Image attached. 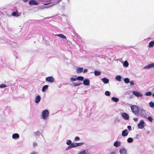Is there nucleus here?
Here are the masks:
<instances>
[{
	"mask_svg": "<svg viewBox=\"0 0 154 154\" xmlns=\"http://www.w3.org/2000/svg\"><path fill=\"white\" fill-rule=\"evenodd\" d=\"M110 154H116V153L115 152H111Z\"/></svg>",
	"mask_w": 154,
	"mask_h": 154,
	"instance_id": "47",
	"label": "nucleus"
},
{
	"mask_svg": "<svg viewBox=\"0 0 154 154\" xmlns=\"http://www.w3.org/2000/svg\"><path fill=\"white\" fill-rule=\"evenodd\" d=\"M76 144V143H72V144H71V145H69V147H71L72 148L76 147L77 146Z\"/></svg>",
	"mask_w": 154,
	"mask_h": 154,
	"instance_id": "20",
	"label": "nucleus"
},
{
	"mask_svg": "<svg viewBox=\"0 0 154 154\" xmlns=\"http://www.w3.org/2000/svg\"><path fill=\"white\" fill-rule=\"evenodd\" d=\"M144 122L142 120H140V122L138 124V128L140 129H142L143 128L144 126L143 125Z\"/></svg>",
	"mask_w": 154,
	"mask_h": 154,
	"instance_id": "5",
	"label": "nucleus"
},
{
	"mask_svg": "<svg viewBox=\"0 0 154 154\" xmlns=\"http://www.w3.org/2000/svg\"><path fill=\"white\" fill-rule=\"evenodd\" d=\"M33 145L34 147H35L37 145V144L36 143H34L33 144Z\"/></svg>",
	"mask_w": 154,
	"mask_h": 154,
	"instance_id": "45",
	"label": "nucleus"
},
{
	"mask_svg": "<svg viewBox=\"0 0 154 154\" xmlns=\"http://www.w3.org/2000/svg\"><path fill=\"white\" fill-rule=\"evenodd\" d=\"M84 79V77L82 76H79L77 78V79L78 80L82 81Z\"/></svg>",
	"mask_w": 154,
	"mask_h": 154,
	"instance_id": "26",
	"label": "nucleus"
},
{
	"mask_svg": "<svg viewBox=\"0 0 154 154\" xmlns=\"http://www.w3.org/2000/svg\"><path fill=\"white\" fill-rule=\"evenodd\" d=\"M83 69L82 68L79 67L76 69V72L77 73H80L83 71Z\"/></svg>",
	"mask_w": 154,
	"mask_h": 154,
	"instance_id": "16",
	"label": "nucleus"
},
{
	"mask_svg": "<svg viewBox=\"0 0 154 154\" xmlns=\"http://www.w3.org/2000/svg\"><path fill=\"white\" fill-rule=\"evenodd\" d=\"M70 80L72 81H75L77 79V78H74L73 77H72L70 78Z\"/></svg>",
	"mask_w": 154,
	"mask_h": 154,
	"instance_id": "39",
	"label": "nucleus"
},
{
	"mask_svg": "<svg viewBox=\"0 0 154 154\" xmlns=\"http://www.w3.org/2000/svg\"><path fill=\"white\" fill-rule=\"evenodd\" d=\"M133 139L131 137L127 139V141L129 143H131L133 142Z\"/></svg>",
	"mask_w": 154,
	"mask_h": 154,
	"instance_id": "27",
	"label": "nucleus"
},
{
	"mask_svg": "<svg viewBox=\"0 0 154 154\" xmlns=\"http://www.w3.org/2000/svg\"><path fill=\"white\" fill-rule=\"evenodd\" d=\"M133 120L135 122H137L138 120V119L137 118H134Z\"/></svg>",
	"mask_w": 154,
	"mask_h": 154,
	"instance_id": "43",
	"label": "nucleus"
},
{
	"mask_svg": "<svg viewBox=\"0 0 154 154\" xmlns=\"http://www.w3.org/2000/svg\"><path fill=\"white\" fill-rule=\"evenodd\" d=\"M82 84V83H74L73 84V86L74 87H76L77 86H79Z\"/></svg>",
	"mask_w": 154,
	"mask_h": 154,
	"instance_id": "30",
	"label": "nucleus"
},
{
	"mask_svg": "<svg viewBox=\"0 0 154 154\" xmlns=\"http://www.w3.org/2000/svg\"><path fill=\"white\" fill-rule=\"evenodd\" d=\"M122 116L123 118L125 119L128 120L129 119V116L128 114L125 112L122 113Z\"/></svg>",
	"mask_w": 154,
	"mask_h": 154,
	"instance_id": "6",
	"label": "nucleus"
},
{
	"mask_svg": "<svg viewBox=\"0 0 154 154\" xmlns=\"http://www.w3.org/2000/svg\"><path fill=\"white\" fill-rule=\"evenodd\" d=\"M152 96L154 97V93L152 94Z\"/></svg>",
	"mask_w": 154,
	"mask_h": 154,
	"instance_id": "52",
	"label": "nucleus"
},
{
	"mask_svg": "<svg viewBox=\"0 0 154 154\" xmlns=\"http://www.w3.org/2000/svg\"><path fill=\"white\" fill-rule=\"evenodd\" d=\"M112 100L115 102H117L119 100V99L118 98L114 97L112 98Z\"/></svg>",
	"mask_w": 154,
	"mask_h": 154,
	"instance_id": "21",
	"label": "nucleus"
},
{
	"mask_svg": "<svg viewBox=\"0 0 154 154\" xmlns=\"http://www.w3.org/2000/svg\"><path fill=\"white\" fill-rule=\"evenodd\" d=\"M121 142L119 141H116L114 143V146L116 147L119 146L121 145Z\"/></svg>",
	"mask_w": 154,
	"mask_h": 154,
	"instance_id": "13",
	"label": "nucleus"
},
{
	"mask_svg": "<svg viewBox=\"0 0 154 154\" xmlns=\"http://www.w3.org/2000/svg\"><path fill=\"white\" fill-rule=\"evenodd\" d=\"M148 119L150 122H152V119L151 117L149 116L148 118Z\"/></svg>",
	"mask_w": 154,
	"mask_h": 154,
	"instance_id": "40",
	"label": "nucleus"
},
{
	"mask_svg": "<svg viewBox=\"0 0 154 154\" xmlns=\"http://www.w3.org/2000/svg\"><path fill=\"white\" fill-rule=\"evenodd\" d=\"M41 100V97L39 95L37 96L35 100V102L36 103H38Z\"/></svg>",
	"mask_w": 154,
	"mask_h": 154,
	"instance_id": "12",
	"label": "nucleus"
},
{
	"mask_svg": "<svg viewBox=\"0 0 154 154\" xmlns=\"http://www.w3.org/2000/svg\"><path fill=\"white\" fill-rule=\"evenodd\" d=\"M48 85H45L42 87V91L43 92H44L46 89L48 88Z\"/></svg>",
	"mask_w": 154,
	"mask_h": 154,
	"instance_id": "24",
	"label": "nucleus"
},
{
	"mask_svg": "<svg viewBox=\"0 0 154 154\" xmlns=\"http://www.w3.org/2000/svg\"><path fill=\"white\" fill-rule=\"evenodd\" d=\"M72 148V147H69V146H68V147L67 148V149H70V148Z\"/></svg>",
	"mask_w": 154,
	"mask_h": 154,
	"instance_id": "48",
	"label": "nucleus"
},
{
	"mask_svg": "<svg viewBox=\"0 0 154 154\" xmlns=\"http://www.w3.org/2000/svg\"><path fill=\"white\" fill-rule=\"evenodd\" d=\"M42 115L43 117V119H45L46 118L48 117L49 112L47 109L45 110L42 111Z\"/></svg>",
	"mask_w": 154,
	"mask_h": 154,
	"instance_id": "2",
	"label": "nucleus"
},
{
	"mask_svg": "<svg viewBox=\"0 0 154 154\" xmlns=\"http://www.w3.org/2000/svg\"><path fill=\"white\" fill-rule=\"evenodd\" d=\"M154 66V63L150 64L145 67V68L148 69Z\"/></svg>",
	"mask_w": 154,
	"mask_h": 154,
	"instance_id": "18",
	"label": "nucleus"
},
{
	"mask_svg": "<svg viewBox=\"0 0 154 154\" xmlns=\"http://www.w3.org/2000/svg\"><path fill=\"white\" fill-rule=\"evenodd\" d=\"M128 128L129 130H131V126L130 125H128L127 127Z\"/></svg>",
	"mask_w": 154,
	"mask_h": 154,
	"instance_id": "44",
	"label": "nucleus"
},
{
	"mask_svg": "<svg viewBox=\"0 0 154 154\" xmlns=\"http://www.w3.org/2000/svg\"><path fill=\"white\" fill-rule=\"evenodd\" d=\"M30 154H35V152H32Z\"/></svg>",
	"mask_w": 154,
	"mask_h": 154,
	"instance_id": "50",
	"label": "nucleus"
},
{
	"mask_svg": "<svg viewBox=\"0 0 154 154\" xmlns=\"http://www.w3.org/2000/svg\"><path fill=\"white\" fill-rule=\"evenodd\" d=\"M50 2H49V3H48L45 4H44V5H48V4H50Z\"/></svg>",
	"mask_w": 154,
	"mask_h": 154,
	"instance_id": "49",
	"label": "nucleus"
},
{
	"mask_svg": "<svg viewBox=\"0 0 154 154\" xmlns=\"http://www.w3.org/2000/svg\"><path fill=\"white\" fill-rule=\"evenodd\" d=\"M120 154H127L126 150L124 148H121L119 151Z\"/></svg>",
	"mask_w": 154,
	"mask_h": 154,
	"instance_id": "10",
	"label": "nucleus"
},
{
	"mask_svg": "<svg viewBox=\"0 0 154 154\" xmlns=\"http://www.w3.org/2000/svg\"><path fill=\"white\" fill-rule=\"evenodd\" d=\"M94 75H100L101 72L100 71H98L96 70H95L94 72Z\"/></svg>",
	"mask_w": 154,
	"mask_h": 154,
	"instance_id": "23",
	"label": "nucleus"
},
{
	"mask_svg": "<svg viewBox=\"0 0 154 154\" xmlns=\"http://www.w3.org/2000/svg\"><path fill=\"white\" fill-rule=\"evenodd\" d=\"M128 134V132L127 129H125L123 130L122 133V135L123 136L125 137L127 136Z\"/></svg>",
	"mask_w": 154,
	"mask_h": 154,
	"instance_id": "9",
	"label": "nucleus"
},
{
	"mask_svg": "<svg viewBox=\"0 0 154 154\" xmlns=\"http://www.w3.org/2000/svg\"><path fill=\"white\" fill-rule=\"evenodd\" d=\"M71 142H72L71 140H67L66 143V144L68 145H70L71 144H72Z\"/></svg>",
	"mask_w": 154,
	"mask_h": 154,
	"instance_id": "34",
	"label": "nucleus"
},
{
	"mask_svg": "<svg viewBox=\"0 0 154 154\" xmlns=\"http://www.w3.org/2000/svg\"><path fill=\"white\" fill-rule=\"evenodd\" d=\"M46 80L50 83H53L54 81V78L51 76H49L46 77L45 79Z\"/></svg>",
	"mask_w": 154,
	"mask_h": 154,
	"instance_id": "4",
	"label": "nucleus"
},
{
	"mask_svg": "<svg viewBox=\"0 0 154 154\" xmlns=\"http://www.w3.org/2000/svg\"><path fill=\"white\" fill-rule=\"evenodd\" d=\"M101 80L104 84H107L109 82V79L106 78L102 79Z\"/></svg>",
	"mask_w": 154,
	"mask_h": 154,
	"instance_id": "14",
	"label": "nucleus"
},
{
	"mask_svg": "<svg viewBox=\"0 0 154 154\" xmlns=\"http://www.w3.org/2000/svg\"><path fill=\"white\" fill-rule=\"evenodd\" d=\"M121 76L120 75H117L116 77V79L119 81H121Z\"/></svg>",
	"mask_w": 154,
	"mask_h": 154,
	"instance_id": "25",
	"label": "nucleus"
},
{
	"mask_svg": "<svg viewBox=\"0 0 154 154\" xmlns=\"http://www.w3.org/2000/svg\"><path fill=\"white\" fill-rule=\"evenodd\" d=\"M105 94L107 96H109L110 94L109 92L108 91H105Z\"/></svg>",
	"mask_w": 154,
	"mask_h": 154,
	"instance_id": "32",
	"label": "nucleus"
},
{
	"mask_svg": "<svg viewBox=\"0 0 154 154\" xmlns=\"http://www.w3.org/2000/svg\"><path fill=\"white\" fill-rule=\"evenodd\" d=\"M29 4L31 5H38V3L34 0H32L29 1Z\"/></svg>",
	"mask_w": 154,
	"mask_h": 154,
	"instance_id": "7",
	"label": "nucleus"
},
{
	"mask_svg": "<svg viewBox=\"0 0 154 154\" xmlns=\"http://www.w3.org/2000/svg\"><path fill=\"white\" fill-rule=\"evenodd\" d=\"M56 35L57 36L60 37L62 38L66 39V37L63 34H59Z\"/></svg>",
	"mask_w": 154,
	"mask_h": 154,
	"instance_id": "17",
	"label": "nucleus"
},
{
	"mask_svg": "<svg viewBox=\"0 0 154 154\" xmlns=\"http://www.w3.org/2000/svg\"><path fill=\"white\" fill-rule=\"evenodd\" d=\"M83 83L85 85H88L89 84L90 81L88 79H85L83 80Z\"/></svg>",
	"mask_w": 154,
	"mask_h": 154,
	"instance_id": "11",
	"label": "nucleus"
},
{
	"mask_svg": "<svg viewBox=\"0 0 154 154\" xmlns=\"http://www.w3.org/2000/svg\"><path fill=\"white\" fill-rule=\"evenodd\" d=\"M146 114V112L143 109H141L139 112V114L141 116H145V115Z\"/></svg>",
	"mask_w": 154,
	"mask_h": 154,
	"instance_id": "8",
	"label": "nucleus"
},
{
	"mask_svg": "<svg viewBox=\"0 0 154 154\" xmlns=\"http://www.w3.org/2000/svg\"><path fill=\"white\" fill-rule=\"evenodd\" d=\"M132 93L135 96L137 97H142L143 96L141 93L136 91H133L132 92Z\"/></svg>",
	"mask_w": 154,
	"mask_h": 154,
	"instance_id": "3",
	"label": "nucleus"
},
{
	"mask_svg": "<svg viewBox=\"0 0 154 154\" xmlns=\"http://www.w3.org/2000/svg\"><path fill=\"white\" fill-rule=\"evenodd\" d=\"M130 84L131 85H134V83L132 81H131L130 82Z\"/></svg>",
	"mask_w": 154,
	"mask_h": 154,
	"instance_id": "41",
	"label": "nucleus"
},
{
	"mask_svg": "<svg viewBox=\"0 0 154 154\" xmlns=\"http://www.w3.org/2000/svg\"><path fill=\"white\" fill-rule=\"evenodd\" d=\"M84 144V143H76V146L77 147L78 146H81L83 145Z\"/></svg>",
	"mask_w": 154,
	"mask_h": 154,
	"instance_id": "35",
	"label": "nucleus"
},
{
	"mask_svg": "<svg viewBox=\"0 0 154 154\" xmlns=\"http://www.w3.org/2000/svg\"><path fill=\"white\" fill-rule=\"evenodd\" d=\"M12 15L14 16H16L17 17H18L19 16V14H17L16 12H14L12 13Z\"/></svg>",
	"mask_w": 154,
	"mask_h": 154,
	"instance_id": "31",
	"label": "nucleus"
},
{
	"mask_svg": "<svg viewBox=\"0 0 154 154\" xmlns=\"http://www.w3.org/2000/svg\"><path fill=\"white\" fill-rule=\"evenodd\" d=\"M25 2H26L28 1V0H23Z\"/></svg>",
	"mask_w": 154,
	"mask_h": 154,
	"instance_id": "51",
	"label": "nucleus"
},
{
	"mask_svg": "<svg viewBox=\"0 0 154 154\" xmlns=\"http://www.w3.org/2000/svg\"><path fill=\"white\" fill-rule=\"evenodd\" d=\"M152 94V93L150 91L146 93L145 94V95L146 96H150Z\"/></svg>",
	"mask_w": 154,
	"mask_h": 154,
	"instance_id": "33",
	"label": "nucleus"
},
{
	"mask_svg": "<svg viewBox=\"0 0 154 154\" xmlns=\"http://www.w3.org/2000/svg\"><path fill=\"white\" fill-rule=\"evenodd\" d=\"M35 134H40V132H37L35 133Z\"/></svg>",
	"mask_w": 154,
	"mask_h": 154,
	"instance_id": "46",
	"label": "nucleus"
},
{
	"mask_svg": "<svg viewBox=\"0 0 154 154\" xmlns=\"http://www.w3.org/2000/svg\"><path fill=\"white\" fill-rule=\"evenodd\" d=\"M60 1H59L58 2H59Z\"/></svg>",
	"mask_w": 154,
	"mask_h": 154,
	"instance_id": "53",
	"label": "nucleus"
},
{
	"mask_svg": "<svg viewBox=\"0 0 154 154\" xmlns=\"http://www.w3.org/2000/svg\"><path fill=\"white\" fill-rule=\"evenodd\" d=\"M80 140V138L79 137H75L74 140L75 141L79 140Z\"/></svg>",
	"mask_w": 154,
	"mask_h": 154,
	"instance_id": "38",
	"label": "nucleus"
},
{
	"mask_svg": "<svg viewBox=\"0 0 154 154\" xmlns=\"http://www.w3.org/2000/svg\"><path fill=\"white\" fill-rule=\"evenodd\" d=\"M125 82L126 83H128L130 82L129 79L128 78H125L124 79Z\"/></svg>",
	"mask_w": 154,
	"mask_h": 154,
	"instance_id": "28",
	"label": "nucleus"
},
{
	"mask_svg": "<svg viewBox=\"0 0 154 154\" xmlns=\"http://www.w3.org/2000/svg\"><path fill=\"white\" fill-rule=\"evenodd\" d=\"M131 109L133 112L136 115L138 116L139 114L138 107L135 105H132L131 106Z\"/></svg>",
	"mask_w": 154,
	"mask_h": 154,
	"instance_id": "1",
	"label": "nucleus"
},
{
	"mask_svg": "<svg viewBox=\"0 0 154 154\" xmlns=\"http://www.w3.org/2000/svg\"><path fill=\"white\" fill-rule=\"evenodd\" d=\"M12 137L14 139L18 138L19 137V135L17 133L14 134H13Z\"/></svg>",
	"mask_w": 154,
	"mask_h": 154,
	"instance_id": "15",
	"label": "nucleus"
},
{
	"mask_svg": "<svg viewBox=\"0 0 154 154\" xmlns=\"http://www.w3.org/2000/svg\"><path fill=\"white\" fill-rule=\"evenodd\" d=\"M6 86L4 84H2L0 85V88H4L6 87Z\"/></svg>",
	"mask_w": 154,
	"mask_h": 154,
	"instance_id": "37",
	"label": "nucleus"
},
{
	"mask_svg": "<svg viewBox=\"0 0 154 154\" xmlns=\"http://www.w3.org/2000/svg\"><path fill=\"white\" fill-rule=\"evenodd\" d=\"M123 65L124 66L128 67L129 65V64L127 61H125L124 62Z\"/></svg>",
	"mask_w": 154,
	"mask_h": 154,
	"instance_id": "22",
	"label": "nucleus"
},
{
	"mask_svg": "<svg viewBox=\"0 0 154 154\" xmlns=\"http://www.w3.org/2000/svg\"><path fill=\"white\" fill-rule=\"evenodd\" d=\"M88 71V70L87 69H84V70L83 71V73H85V72H87Z\"/></svg>",
	"mask_w": 154,
	"mask_h": 154,
	"instance_id": "42",
	"label": "nucleus"
},
{
	"mask_svg": "<svg viewBox=\"0 0 154 154\" xmlns=\"http://www.w3.org/2000/svg\"><path fill=\"white\" fill-rule=\"evenodd\" d=\"M78 154H86V151L85 150H83V151L80 152Z\"/></svg>",
	"mask_w": 154,
	"mask_h": 154,
	"instance_id": "36",
	"label": "nucleus"
},
{
	"mask_svg": "<svg viewBox=\"0 0 154 154\" xmlns=\"http://www.w3.org/2000/svg\"><path fill=\"white\" fill-rule=\"evenodd\" d=\"M149 105L150 107L153 108L154 107V103L151 102L149 103Z\"/></svg>",
	"mask_w": 154,
	"mask_h": 154,
	"instance_id": "29",
	"label": "nucleus"
},
{
	"mask_svg": "<svg viewBox=\"0 0 154 154\" xmlns=\"http://www.w3.org/2000/svg\"><path fill=\"white\" fill-rule=\"evenodd\" d=\"M154 45V41L150 42L149 44V47H152Z\"/></svg>",
	"mask_w": 154,
	"mask_h": 154,
	"instance_id": "19",
	"label": "nucleus"
}]
</instances>
